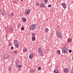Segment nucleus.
Wrapping results in <instances>:
<instances>
[{
	"label": "nucleus",
	"instance_id": "nucleus-1",
	"mask_svg": "<svg viewBox=\"0 0 73 73\" xmlns=\"http://www.w3.org/2000/svg\"><path fill=\"white\" fill-rule=\"evenodd\" d=\"M36 24H33L31 25L30 27V29L31 31H33L35 30V28H36Z\"/></svg>",
	"mask_w": 73,
	"mask_h": 73
},
{
	"label": "nucleus",
	"instance_id": "nucleus-2",
	"mask_svg": "<svg viewBox=\"0 0 73 73\" xmlns=\"http://www.w3.org/2000/svg\"><path fill=\"white\" fill-rule=\"evenodd\" d=\"M14 45L16 48H18L19 47V42L16 40H15L14 41Z\"/></svg>",
	"mask_w": 73,
	"mask_h": 73
},
{
	"label": "nucleus",
	"instance_id": "nucleus-3",
	"mask_svg": "<svg viewBox=\"0 0 73 73\" xmlns=\"http://www.w3.org/2000/svg\"><path fill=\"white\" fill-rule=\"evenodd\" d=\"M57 32V36L59 38H61L62 37V34H61V33L59 31H58Z\"/></svg>",
	"mask_w": 73,
	"mask_h": 73
},
{
	"label": "nucleus",
	"instance_id": "nucleus-4",
	"mask_svg": "<svg viewBox=\"0 0 73 73\" xmlns=\"http://www.w3.org/2000/svg\"><path fill=\"white\" fill-rule=\"evenodd\" d=\"M62 51L64 53H68V49L66 48H64L62 50Z\"/></svg>",
	"mask_w": 73,
	"mask_h": 73
},
{
	"label": "nucleus",
	"instance_id": "nucleus-5",
	"mask_svg": "<svg viewBox=\"0 0 73 73\" xmlns=\"http://www.w3.org/2000/svg\"><path fill=\"white\" fill-rule=\"evenodd\" d=\"M38 52L39 54H40V55H42V54H43V52H42V50L40 48L38 49Z\"/></svg>",
	"mask_w": 73,
	"mask_h": 73
},
{
	"label": "nucleus",
	"instance_id": "nucleus-6",
	"mask_svg": "<svg viewBox=\"0 0 73 73\" xmlns=\"http://www.w3.org/2000/svg\"><path fill=\"white\" fill-rule=\"evenodd\" d=\"M34 56H35V54H31L29 56V58L30 59H32V58H33V57Z\"/></svg>",
	"mask_w": 73,
	"mask_h": 73
},
{
	"label": "nucleus",
	"instance_id": "nucleus-7",
	"mask_svg": "<svg viewBox=\"0 0 73 73\" xmlns=\"http://www.w3.org/2000/svg\"><path fill=\"white\" fill-rule=\"evenodd\" d=\"M29 13H30V10L29 9H27L25 11L26 15H28Z\"/></svg>",
	"mask_w": 73,
	"mask_h": 73
},
{
	"label": "nucleus",
	"instance_id": "nucleus-8",
	"mask_svg": "<svg viewBox=\"0 0 73 73\" xmlns=\"http://www.w3.org/2000/svg\"><path fill=\"white\" fill-rule=\"evenodd\" d=\"M4 56L5 59H6V60H7V59L9 58V56L7 54H5Z\"/></svg>",
	"mask_w": 73,
	"mask_h": 73
},
{
	"label": "nucleus",
	"instance_id": "nucleus-9",
	"mask_svg": "<svg viewBox=\"0 0 73 73\" xmlns=\"http://www.w3.org/2000/svg\"><path fill=\"white\" fill-rule=\"evenodd\" d=\"M69 69L68 68H65L64 72H65V73H69Z\"/></svg>",
	"mask_w": 73,
	"mask_h": 73
},
{
	"label": "nucleus",
	"instance_id": "nucleus-10",
	"mask_svg": "<svg viewBox=\"0 0 73 73\" xmlns=\"http://www.w3.org/2000/svg\"><path fill=\"white\" fill-rule=\"evenodd\" d=\"M1 13H2V15H3V16H4V15H5V11H4L3 10H1Z\"/></svg>",
	"mask_w": 73,
	"mask_h": 73
},
{
	"label": "nucleus",
	"instance_id": "nucleus-11",
	"mask_svg": "<svg viewBox=\"0 0 73 73\" xmlns=\"http://www.w3.org/2000/svg\"><path fill=\"white\" fill-rule=\"evenodd\" d=\"M62 5L64 9H65V8H66V4L65 3H63L62 4Z\"/></svg>",
	"mask_w": 73,
	"mask_h": 73
},
{
	"label": "nucleus",
	"instance_id": "nucleus-12",
	"mask_svg": "<svg viewBox=\"0 0 73 73\" xmlns=\"http://www.w3.org/2000/svg\"><path fill=\"white\" fill-rule=\"evenodd\" d=\"M58 72H59V71L57 69H55L54 71V73H58Z\"/></svg>",
	"mask_w": 73,
	"mask_h": 73
},
{
	"label": "nucleus",
	"instance_id": "nucleus-13",
	"mask_svg": "<svg viewBox=\"0 0 73 73\" xmlns=\"http://www.w3.org/2000/svg\"><path fill=\"white\" fill-rule=\"evenodd\" d=\"M44 3H42L41 5V7L42 8H45V5H43Z\"/></svg>",
	"mask_w": 73,
	"mask_h": 73
},
{
	"label": "nucleus",
	"instance_id": "nucleus-14",
	"mask_svg": "<svg viewBox=\"0 0 73 73\" xmlns=\"http://www.w3.org/2000/svg\"><path fill=\"white\" fill-rule=\"evenodd\" d=\"M72 41V39L70 38H69L68 39V42H71Z\"/></svg>",
	"mask_w": 73,
	"mask_h": 73
},
{
	"label": "nucleus",
	"instance_id": "nucleus-15",
	"mask_svg": "<svg viewBox=\"0 0 73 73\" xmlns=\"http://www.w3.org/2000/svg\"><path fill=\"white\" fill-rule=\"evenodd\" d=\"M45 31L46 32H48V31H49V29H48L46 28L45 29Z\"/></svg>",
	"mask_w": 73,
	"mask_h": 73
},
{
	"label": "nucleus",
	"instance_id": "nucleus-16",
	"mask_svg": "<svg viewBox=\"0 0 73 73\" xmlns=\"http://www.w3.org/2000/svg\"><path fill=\"white\" fill-rule=\"evenodd\" d=\"M23 52H27V49L25 48L23 50Z\"/></svg>",
	"mask_w": 73,
	"mask_h": 73
},
{
	"label": "nucleus",
	"instance_id": "nucleus-17",
	"mask_svg": "<svg viewBox=\"0 0 73 73\" xmlns=\"http://www.w3.org/2000/svg\"><path fill=\"white\" fill-rule=\"evenodd\" d=\"M20 65V63H19V62L17 63V64H16V66L17 68H18V66Z\"/></svg>",
	"mask_w": 73,
	"mask_h": 73
},
{
	"label": "nucleus",
	"instance_id": "nucleus-18",
	"mask_svg": "<svg viewBox=\"0 0 73 73\" xmlns=\"http://www.w3.org/2000/svg\"><path fill=\"white\" fill-rule=\"evenodd\" d=\"M45 4H46L48 3V0H43Z\"/></svg>",
	"mask_w": 73,
	"mask_h": 73
},
{
	"label": "nucleus",
	"instance_id": "nucleus-19",
	"mask_svg": "<svg viewBox=\"0 0 73 73\" xmlns=\"http://www.w3.org/2000/svg\"><path fill=\"white\" fill-rule=\"evenodd\" d=\"M32 41H35V37H32Z\"/></svg>",
	"mask_w": 73,
	"mask_h": 73
},
{
	"label": "nucleus",
	"instance_id": "nucleus-20",
	"mask_svg": "<svg viewBox=\"0 0 73 73\" xmlns=\"http://www.w3.org/2000/svg\"><path fill=\"white\" fill-rule=\"evenodd\" d=\"M31 72L32 73H33V72H35V71L34 70H33V69H32V70H31Z\"/></svg>",
	"mask_w": 73,
	"mask_h": 73
},
{
	"label": "nucleus",
	"instance_id": "nucleus-21",
	"mask_svg": "<svg viewBox=\"0 0 73 73\" xmlns=\"http://www.w3.org/2000/svg\"><path fill=\"white\" fill-rule=\"evenodd\" d=\"M32 35L33 37H35V34L33 33L32 34Z\"/></svg>",
	"mask_w": 73,
	"mask_h": 73
},
{
	"label": "nucleus",
	"instance_id": "nucleus-22",
	"mask_svg": "<svg viewBox=\"0 0 73 73\" xmlns=\"http://www.w3.org/2000/svg\"><path fill=\"white\" fill-rule=\"evenodd\" d=\"M26 19L25 18H23L22 20L23 21H25V20H26Z\"/></svg>",
	"mask_w": 73,
	"mask_h": 73
},
{
	"label": "nucleus",
	"instance_id": "nucleus-23",
	"mask_svg": "<svg viewBox=\"0 0 73 73\" xmlns=\"http://www.w3.org/2000/svg\"><path fill=\"white\" fill-rule=\"evenodd\" d=\"M57 53L58 54H60V50H58L57 51Z\"/></svg>",
	"mask_w": 73,
	"mask_h": 73
},
{
	"label": "nucleus",
	"instance_id": "nucleus-24",
	"mask_svg": "<svg viewBox=\"0 0 73 73\" xmlns=\"http://www.w3.org/2000/svg\"><path fill=\"white\" fill-rule=\"evenodd\" d=\"M39 5V3L38 2H36V5L38 6Z\"/></svg>",
	"mask_w": 73,
	"mask_h": 73
},
{
	"label": "nucleus",
	"instance_id": "nucleus-25",
	"mask_svg": "<svg viewBox=\"0 0 73 73\" xmlns=\"http://www.w3.org/2000/svg\"><path fill=\"white\" fill-rule=\"evenodd\" d=\"M21 30H22V31H24V27H22L21 28Z\"/></svg>",
	"mask_w": 73,
	"mask_h": 73
},
{
	"label": "nucleus",
	"instance_id": "nucleus-26",
	"mask_svg": "<svg viewBox=\"0 0 73 73\" xmlns=\"http://www.w3.org/2000/svg\"><path fill=\"white\" fill-rule=\"evenodd\" d=\"M18 67L19 68H21V65L20 64H19V65L18 66Z\"/></svg>",
	"mask_w": 73,
	"mask_h": 73
},
{
	"label": "nucleus",
	"instance_id": "nucleus-27",
	"mask_svg": "<svg viewBox=\"0 0 73 73\" xmlns=\"http://www.w3.org/2000/svg\"><path fill=\"white\" fill-rule=\"evenodd\" d=\"M38 70H41V67H38Z\"/></svg>",
	"mask_w": 73,
	"mask_h": 73
},
{
	"label": "nucleus",
	"instance_id": "nucleus-28",
	"mask_svg": "<svg viewBox=\"0 0 73 73\" xmlns=\"http://www.w3.org/2000/svg\"><path fill=\"white\" fill-rule=\"evenodd\" d=\"M10 31H13V29H12V28H10Z\"/></svg>",
	"mask_w": 73,
	"mask_h": 73
},
{
	"label": "nucleus",
	"instance_id": "nucleus-29",
	"mask_svg": "<svg viewBox=\"0 0 73 73\" xmlns=\"http://www.w3.org/2000/svg\"><path fill=\"white\" fill-rule=\"evenodd\" d=\"M9 70L11 71V67H9L8 69Z\"/></svg>",
	"mask_w": 73,
	"mask_h": 73
},
{
	"label": "nucleus",
	"instance_id": "nucleus-30",
	"mask_svg": "<svg viewBox=\"0 0 73 73\" xmlns=\"http://www.w3.org/2000/svg\"><path fill=\"white\" fill-rule=\"evenodd\" d=\"M11 16H14V14H13L12 13L11 14Z\"/></svg>",
	"mask_w": 73,
	"mask_h": 73
},
{
	"label": "nucleus",
	"instance_id": "nucleus-31",
	"mask_svg": "<svg viewBox=\"0 0 73 73\" xmlns=\"http://www.w3.org/2000/svg\"><path fill=\"white\" fill-rule=\"evenodd\" d=\"M71 72H73V67H72Z\"/></svg>",
	"mask_w": 73,
	"mask_h": 73
},
{
	"label": "nucleus",
	"instance_id": "nucleus-32",
	"mask_svg": "<svg viewBox=\"0 0 73 73\" xmlns=\"http://www.w3.org/2000/svg\"><path fill=\"white\" fill-rule=\"evenodd\" d=\"M72 51L71 50H69V52L70 53H71V52H72Z\"/></svg>",
	"mask_w": 73,
	"mask_h": 73
},
{
	"label": "nucleus",
	"instance_id": "nucleus-33",
	"mask_svg": "<svg viewBox=\"0 0 73 73\" xmlns=\"http://www.w3.org/2000/svg\"><path fill=\"white\" fill-rule=\"evenodd\" d=\"M48 7H51V5H48Z\"/></svg>",
	"mask_w": 73,
	"mask_h": 73
},
{
	"label": "nucleus",
	"instance_id": "nucleus-34",
	"mask_svg": "<svg viewBox=\"0 0 73 73\" xmlns=\"http://www.w3.org/2000/svg\"><path fill=\"white\" fill-rule=\"evenodd\" d=\"M11 48L12 50H13V47H11Z\"/></svg>",
	"mask_w": 73,
	"mask_h": 73
},
{
	"label": "nucleus",
	"instance_id": "nucleus-35",
	"mask_svg": "<svg viewBox=\"0 0 73 73\" xmlns=\"http://www.w3.org/2000/svg\"><path fill=\"white\" fill-rule=\"evenodd\" d=\"M15 64H17L19 62H18L17 61H16L15 62Z\"/></svg>",
	"mask_w": 73,
	"mask_h": 73
},
{
	"label": "nucleus",
	"instance_id": "nucleus-36",
	"mask_svg": "<svg viewBox=\"0 0 73 73\" xmlns=\"http://www.w3.org/2000/svg\"><path fill=\"white\" fill-rule=\"evenodd\" d=\"M9 46H11V43H9Z\"/></svg>",
	"mask_w": 73,
	"mask_h": 73
},
{
	"label": "nucleus",
	"instance_id": "nucleus-37",
	"mask_svg": "<svg viewBox=\"0 0 73 73\" xmlns=\"http://www.w3.org/2000/svg\"><path fill=\"white\" fill-rule=\"evenodd\" d=\"M15 54H16V53H17V51H15Z\"/></svg>",
	"mask_w": 73,
	"mask_h": 73
},
{
	"label": "nucleus",
	"instance_id": "nucleus-38",
	"mask_svg": "<svg viewBox=\"0 0 73 73\" xmlns=\"http://www.w3.org/2000/svg\"><path fill=\"white\" fill-rule=\"evenodd\" d=\"M21 1H23V0H20Z\"/></svg>",
	"mask_w": 73,
	"mask_h": 73
},
{
	"label": "nucleus",
	"instance_id": "nucleus-39",
	"mask_svg": "<svg viewBox=\"0 0 73 73\" xmlns=\"http://www.w3.org/2000/svg\"><path fill=\"white\" fill-rule=\"evenodd\" d=\"M71 73H73V71L71 72Z\"/></svg>",
	"mask_w": 73,
	"mask_h": 73
}]
</instances>
